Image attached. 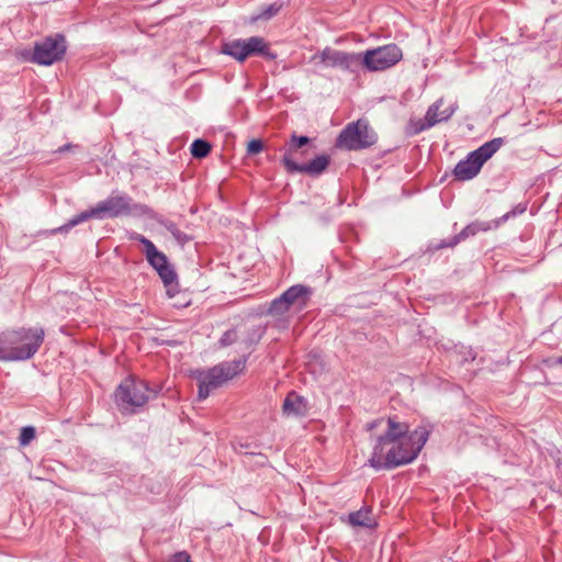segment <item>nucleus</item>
Here are the masks:
<instances>
[{
  "mask_svg": "<svg viewBox=\"0 0 562 562\" xmlns=\"http://www.w3.org/2000/svg\"><path fill=\"white\" fill-rule=\"evenodd\" d=\"M386 430L374 439L369 465L376 471L392 470L412 463L427 442L430 430L418 426L409 431L407 423L387 417Z\"/></svg>",
  "mask_w": 562,
  "mask_h": 562,
  "instance_id": "f257e3e1",
  "label": "nucleus"
},
{
  "mask_svg": "<svg viewBox=\"0 0 562 562\" xmlns=\"http://www.w3.org/2000/svg\"><path fill=\"white\" fill-rule=\"evenodd\" d=\"M154 213L153 209L146 204L136 203L133 199L126 194H111L105 200L100 201L95 204V206L86 210L72 218H70L66 224L52 229V234L58 233H67L72 227L90 220H105V218H116L122 216H151Z\"/></svg>",
  "mask_w": 562,
  "mask_h": 562,
  "instance_id": "f03ea898",
  "label": "nucleus"
},
{
  "mask_svg": "<svg viewBox=\"0 0 562 562\" xmlns=\"http://www.w3.org/2000/svg\"><path fill=\"white\" fill-rule=\"evenodd\" d=\"M44 329L20 328L0 334V360L23 361L31 359L44 341Z\"/></svg>",
  "mask_w": 562,
  "mask_h": 562,
  "instance_id": "7ed1b4c3",
  "label": "nucleus"
},
{
  "mask_svg": "<svg viewBox=\"0 0 562 562\" xmlns=\"http://www.w3.org/2000/svg\"><path fill=\"white\" fill-rule=\"evenodd\" d=\"M246 362L247 356H240L237 360L223 361L207 370L198 369L193 371L192 376L199 382V400H205L213 390L241 373L245 370Z\"/></svg>",
  "mask_w": 562,
  "mask_h": 562,
  "instance_id": "20e7f679",
  "label": "nucleus"
},
{
  "mask_svg": "<svg viewBox=\"0 0 562 562\" xmlns=\"http://www.w3.org/2000/svg\"><path fill=\"white\" fill-rule=\"evenodd\" d=\"M160 390V386H150L144 380L128 378L117 386L115 403L123 414H136L150 398H155Z\"/></svg>",
  "mask_w": 562,
  "mask_h": 562,
  "instance_id": "39448f33",
  "label": "nucleus"
},
{
  "mask_svg": "<svg viewBox=\"0 0 562 562\" xmlns=\"http://www.w3.org/2000/svg\"><path fill=\"white\" fill-rule=\"evenodd\" d=\"M144 246V255L148 265L158 273L165 288L167 289L168 296L172 297L179 292L178 274L170 263L168 257L155 246V244L145 237L137 234L134 238Z\"/></svg>",
  "mask_w": 562,
  "mask_h": 562,
  "instance_id": "423d86ee",
  "label": "nucleus"
},
{
  "mask_svg": "<svg viewBox=\"0 0 562 562\" xmlns=\"http://www.w3.org/2000/svg\"><path fill=\"white\" fill-rule=\"evenodd\" d=\"M505 144L503 137L493 138L477 149L468 154V156L460 160L452 175L458 181H469L475 178L481 171L483 165L493 157V155Z\"/></svg>",
  "mask_w": 562,
  "mask_h": 562,
  "instance_id": "0eeeda50",
  "label": "nucleus"
},
{
  "mask_svg": "<svg viewBox=\"0 0 562 562\" xmlns=\"http://www.w3.org/2000/svg\"><path fill=\"white\" fill-rule=\"evenodd\" d=\"M378 140L376 133L364 120L348 123L336 138V147L346 150H362L373 146Z\"/></svg>",
  "mask_w": 562,
  "mask_h": 562,
  "instance_id": "6e6552de",
  "label": "nucleus"
},
{
  "mask_svg": "<svg viewBox=\"0 0 562 562\" xmlns=\"http://www.w3.org/2000/svg\"><path fill=\"white\" fill-rule=\"evenodd\" d=\"M221 52L240 63L254 55H260L268 60H274L278 57L277 53L270 49L265 38L259 36H251L247 40L238 38L223 43Z\"/></svg>",
  "mask_w": 562,
  "mask_h": 562,
  "instance_id": "1a4fd4ad",
  "label": "nucleus"
},
{
  "mask_svg": "<svg viewBox=\"0 0 562 562\" xmlns=\"http://www.w3.org/2000/svg\"><path fill=\"white\" fill-rule=\"evenodd\" d=\"M67 50L65 35L56 33L34 43L30 60L42 66H50L64 58Z\"/></svg>",
  "mask_w": 562,
  "mask_h": 562,
  "instance_id": "9d476101",
  "label": "nucleus"
},
{
  "mask_svg": "<svg viewBox=\"0 0 562 562\" xmlns=\"http://www.w3.org/2000/svg\"><path fill=\"white\" fill-rule=\"evenodd\" d=\"M402 58V49L396 44H387L368 49L362 61L368 71H383L396 65Z\"/></svg>",
  "mask_w": 562,
  "mask_h": 562,
  "instance_id": "9b49d317",
  "label": "nucleus"
},
{
  "mask_svg": "<svg viewBox=\"0 0 562 562\" xmlns=\"http://www.w3.org/2000/svg\"><path fill=\"white\" fill-rule=\"evenodd\" d=\"M312 291L303 284H295L274 299L269 306V314L280 315L290 310L292 305L303 308L307 305Z\"/></svg>",
  "mask_w": 562,
  "mask_h": 562,
  "instance_id": "f8f14e48",
  "label": "nucleus"
},
{
  "mask_svg": "<svg viewBox=\"0 0 562 562\" xmlns=\"http://www.w3.org/2000/svg\"><path fill=\"white\" fill-rule=\"evenodd\" d=\"M443 105V98L438 99L436 102H434L427 110L425 119L419 120L415 124L414 133L418 134L425 130H428L436 124L447 122L458 110V103L454 102L447 106L446 109L441 110V106Z\"/></svg>",
  "mask_w": 562,
  "mask_h": 562,
  "instance_id": "ddd939ff",
  "label": "nucleus"
},
{
  "mask_svg": "<svg viewBox=\"0 0 562 562\" xmlns=\"http://www.w3.org/2000/svg\"><path fill=\"white\" fill-rule=\"evenodd\" d=\"M282 164L289 173H306L312 177L322 175L330 164V157L328 155H319L306 164L295 162L291 156L284 155L282 157Z\"/></svg>",
  "mask_w": 562,
  "mask_h": 562,
  "instance_id": "4468645a",
  "label": "nucleus"
},
{
  "mask_svg": "<svg viewBox=\"0 0 562 562\" xmlns=\"http://www.w3.org/2000/svg\"><path fill=\"white\" fill-rule=\"evenodd\" d=\"M492 228H494L492 222L474 221V222L470 223L469 225H467L459 234L452 236L451 238L442 239L440 243L432 245L431 249L440 250V249L447 248V247L452 248V247L457 246L459 243H461L472 236H475L479 232H487Z\"/></svg>",
  "mask_w": 562,
  "mask_h": 562,
  "instance_id": "2eb2a0df",
  "label": "nucleus"
},
{
  "mask_svg": "<svg viewBox=\"0 0 562 562\" xmlns=\"http://www.w3.org/2000/svg\"><path fill=\"white\" fill-rule=\"evenodd\" d=\"M266 330L267 326L261 324L239 327L240 350L244 351L241 356H247V359L249 358L265 336Z\"/></svg>",
  "mask_w": 562,
  "mask_h": 562,
  "instance_id": "dca6fc26",
  "label": "nucleus"
},
{
  "mask_svg": "<svg viewBox=\"0 0 562 562\" xmlns=\"http://www.w3.org/2000/svg\"><path fill=\"white\" fill-rule=\"evenodd\" d=\"M282 408L286 415H304L307 411V403L303 396L290 392L283 401Z\"/></svg>",
  "mask_w": 562,
  "mask_h": 562,
  "instance_id": "f3484780",
  "label": "nucleus"
},
{
  "mask_svg": "<svg viewBox=\"0 0 562 562\" xmlns=\"http://www.w3.org/2000/svg\"><path fill=\"white\" fill-rule=\"evenodd\" d=\"M151 218H155L156 222L162 226L164 228H166L171 235L172 237L177 240V243L181 246H184L186 244H188L192 237L189 236L188 234H186L184 232H182L175 222L164 217V216H154L151 214L150 216Z\"/></svg>",
  "mask_w": 562,
  "mask_h": 562,
  "instance_id": "a211bd4d",
  "label": "nucleus"
},
{
  "mask_svg": "<svg viewBox=\"0 0 562 562\" xmlns=\"http://www.w3.org/2000/svg\"><path fill=\"white\" fill-rule=\"evenodd\" d=\"M349 521L353 526L373 528L376 526L375 520L372 518V512L369 507H362L357 512L349 514Z\"/></svg>",
  "mask_w": 562,
  "mask_h": 562,
  "instance_id": "6ab92c4d",
  "label": "nucleus"
},
{
  "mask_svg": "<svg viewBox=\"0 0 562 562\" xmlns=\"http://www.w3.org/2000/svg\"><path fill=\"white\" fill-rule=\"evenodd\" d=\"M346 52L334 49L331 47H325L322 52H319L318 57L321 63L326 67L338 68Z\"/></svg>",
  "mask_w": 562,
  "mask_h": 562,
  "instance_id": "aec40b11",
  "label": "nucleus"
},
{
  "mask_svg": "<svg viewBox=\"0 0 562 562\" xmlns=\"http://www.w3.org/2000/svg\"><path fill=\"white\" fill-rule=\"evenodd\" d=\"M362 57L363 54L361 53L346 52L345 56L341 59V64L338 68L350 72H358L361 67L364 68Z\"/></svg>",
  "mask_w": 562,
  "mask_h": 562,
  "instance_id": "412c9836",
  "label": "nucleus"
},
{
  "mask_svg": "<svg viewBox=\"0 0 562 562\" xmlns=\"http://www.w3.org/2000/svg\"><path fill=\"white\" fill-rule=\"evenodd\" d=\"M212 150L211 144L202 138L194 139L190 146L192 157L202 159L205 158Z\"/></svg>",
  "mask_w": 562,
  "mask_h": 562,
  "instance_id": "4be33fe9",
  "label": "nucleus"
},
{
  "mask_svg": "<svg viewBox=\"0 0 562 562\" xmlns=\"http://www.w3.org/2000/svg\"><path fill=\"white\" fill-rule=\"evenodd\" d=\"M236 342L240 344L239 327L237 326L224 331L217 344L220 348H226Z\"/></svg>",
  "mask_w": 562,
  "mask_h": 562,
  "instance_id": "5701e85b",
  "label": "nucleus"
},
{
  "mask_svg": "<svg viewBox=\"0 0 562 562\" xmlns=\"http://www.w3.org/2000/svg\"><path fill=\"white\" fill-rule=\"evenodd\" d=\"M281 9H282V3L273 2L269 5H267L266 8H263L257 15H254L251 18V21L252 22H256L259 20L268 21V20L272 19L273 16H276L280 12Z\"/></svg>",
  "mask_w": 562,
  "mask_h": 562,
  "instance_id": "b1692460",
  "label": "nucleus"
},
{
  "mask_svg": "<svg viewBox=\"0 0 562 562\" xmlns=\"http://www.w3.org/2000/svg\"><path fill=\"white\" fill-rule=\"evenodd\" d=\"M526 209H527L526 204H521V203L517 204L512 211L505 213L499 218L492 221L494 228H497L501 224L508 221L509 218L525 213Z\"/></svg>",
  "mask_w": 562,
  "mask_h": 562,
  "instance_id": "393cba45",
  "label": "nucleus"
},
{
  "mask_svg": "<svg viewBox=\"0 0 562 562\" xmlns=\"http://www.w3.org/2000/svg\"><path fill=\"white\" fill-rule=\"evenodd\" d=\"M308 143H310V138L307 136H304V135L299 136L296 134H292L290 142L288 143V154L286 155L290 156V154L299 150L300 148L307 145Z\"/></svg>",
  "mask_w": 562,
  "mask_h": 562,
  "instance_id": "a878e982",
  "label": "nucleus"
},
{
  "mask_svg": "<svg viewBox=\"0 0 562 562\" xmlns=\"http://www.w3.org/2000/svg\"><path fill=\"white\" fill-rule=\"evenodd\" d=\"M36 431L33 426H25L22 427L19 442L21 446H27L34 438H35Z\"/></svg>",
  "mask_w": 562,
  "mask_h": 562,
  "instance_id": "bb28decb",
  "label": "nucleus"
},
{
  "mask_svg": "<svg viewBox=\"0 0 562 562\" xmlns=\"http://www.w3.org/2000/svg\"><path fill=\"white\" fill-rule=\"evenodd\" d=\"M263 149V143L260 139H251L247 146L248 155L259 154Z\"/></svg>",
  "mask_w": 562,
  "mask_h": 562,
  "instance_id": "cd10ccee",
  "label": "nucleus"
},
{
  "mask_svg": "<svg viewBox=\"0 0 562 562\" xmlns=\"http://www.w3.org/2000/svg\"><path fill=\"white\" fill-rule=\"evenodd\" d=\"M170 562H193V561L187 551H179L172 555Z\"/></svg>",
  "mask_w": 562,
  "mask_h": 562,
  "instance_id": "c85d7f7f",
  "label": "nucleus"
},
{
  "mask_svg": "<svg viewBox=\"0 0 562 562\" xmlns=\"http://www.w3.org/2000/svg\"><path fill=\"white\" fill-rule=\"evenodd\" d=\"M384 422L383 418L374 419L366 425L367 430L371 431L374 428L379 427Z\"/></svg>",
  "mask_w": 562,
  "mask_h": 562,
  "instance_id": "c756f323",
  "label": "nucleus"
},
{
  "mask_svg": "<svg viewBox=\"0 0 562 562\" xmlns=\"http://www.w3.org/2000/svg\"><path fill=\"white\" fill-rule=\"evenodd\" d=\"M557 474L562 480V454L555 460Z\"/></svg>",
  "mask_w": 562,
  "mask_h": 562,
  "instance_id": "7c9ffc66",
  "label": "nucleus"
},
{
  "mask_svg": "<svg viewBox=\"0 0 562 562\" xmlns=\"http://www.w3.org/2000/svg\"><path fill=\"white\" fill-rule=\"evenodd\" d=\"M72 147H76V146H75V145H72V144H70V143H68V144H65V145H63V146L58 147V149L56 150V153L61 154V153H65V151H67V150L71 149Z\"/></svg>",
  "mask_w": 562,
  "mask_h": 562,
  "instance_id": "2f4dec72",
  "label": "nucleus"
},
{
  "mask_svg": "<svg viewBox=\"0 0 562 562\" xmlns=\"http://www.w3.org/2000/svg\"><path fill=\"white\" fill-rule=\"evenodd\" d=\"M553 363H554V364L562 366V356L554 358V359H553Z\"/></svg>",
  "mask_w": 562,
  "mask_h": 562,
  "instance_id": "473e14b6",
  "label": "nucleus"
}]
</instances>
